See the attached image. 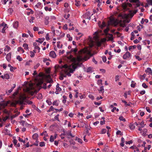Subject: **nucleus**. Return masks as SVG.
Segmentation results:
<instances>
[{
	"label": "nucleus",
	"instance_id": "nucleus-1",
	"mask_svg": "<svg viewBox=\"0 0 152 152\" xmlns=\"http://www.w3.org/2000/svg\"><path fill=\"white\" fill-rule=\"evenodd\" d=\"M32 75V82L28 84L27 83V85L23 88L25 93L19 94L18 98H18V102L20 104H23L28 97L26 93L29 94L32 96L37 93V91L35 89V87L38 86V75L37 71L34 70Z\"/></svg>",
	"mask_w": 152,
	"mask_h": 152
},
{
	"label": "nucleus",
	"instance_id": "nucleus-2",
	"mask_svg": "<svg viewBox=\"0 0 152 152\" xmlns=\"http://www.w3.org/2000/svg\"><path fill=\"white\" fill-rule=\"evenodd\" d=\"M48 78H50V79L47 80V83H53V81L50 79V75H46L41 72L39 73V91L42 88L44 89L47 88L46 83H44V82L45 80Z\"/></svg>",
	"mask_w": 152,
	"mask_h": 152
},
{
	"label": "nucleus",
	"instance_id": "nucleus-3",
	"mask_svg": "<svg viewBox=\"0 0 152 152\" xmlns=\"http://www.w3.org/2000/svg\"><path fill=\"white\" fill-rule=\"evenodd\" d=\"M81 64H80L78 63L75 64L73 63L70 65L65 64L62 66V67H64V72L65 74L69 77H70L71 76L70 73H73L77 66H80Z\"/></svg>",
	"mask_w": 152,
	"mask_h": 152
},
{
	"label": "nucleus",
	"instance_id": "nucleus-4",
	"mask_svg": "<svg viewBox=\"0 0 152 152\" xmlns=\"http://www.w3.org/2000/svg\"><path fill=\"white\" fill-rule=\"evenodd\" d=\"M33 142H35L33 145L37 146L38 145L37 142L38 140V134L37 133H35L32 136Z\"/></svg>",
	"mask_w": 152,
	"mask_h": 152
},
{
	"label": "nucleus",
	"instance_id": "nucleus-5",
	"mask_svg": "<svg viewBox=\"0 0 152 152\" xmlns=\"http://www.w3.org/2000/svg\"><path fill=\"white\" fill-rule=\"evenodd\" d=\"M131 58V54L128 51H127L123 56V58L124 59H130Z\"/></svg>",
	"mask_w": 152,
	"mask_h": 152
},
{
	"label": "nucleus",
	"instance_id": "nucleus-6",
	"mask_svg": "<svg viewBox=\"0 0 152 152\" xmlns=\"http://www.w3.org/2000/svg\"><path fill=\"white\" fill-rule=\"evenodd\" d=\"M110 23L113 25L116 26L118 23V20L115 19L114 18H113L110 19Z\"/></svg>",
	"mask_w": 152,
	"mask_h": 152
},
{
	"label": "nucleus",
	"instance_id": "nucleus-7",
	"mask_svg": "<svg viewBox=\"0 0 152 152\" xmlns=\"http://www.w3.org/2000/svg\"><path fill=\"white\" fill-rule=\"evenodd\" d=\"M1 26H3L1 32L3 33H4L6 30V28L7 27V25L3 23L0 24Z\"/></svg>",
	"mask_w": 152,
	"mask_h": 152
},
{
	"label": "nucleus",
	"instance_id": "nucleus-8",
	"mask_svg": "<svg viewBox=\"0 0 152 152\" xmlns=\"http://www.w3.org/2000/svg\"><path fill=\"white\" fill-rule=\"evenodd\" d=\"M68 59L71 61L75 62L76 61V58L74 57L73 56L70 55L67 57Z\"/></svg>",
	"mask_w": 152,
	"mask_h": 152
},
{
	"label": "nucleus",
	"instance_id": "nucleus-9",
	"mask_svg": "<svg viewBox=\"0 0 152 152\" xmlns=\"http://www.w3.org/2000/svg\"><path fill=\"white\" fill-rule=\"evenodd\" d=\"M57 135V134H55L54 136L51 135L50 137V141L51 142H53L54 140L56 138Z\"/></svg>",
	"mask_w": 152,
	"mask_h": 152
},
{
	"label": "nucleus",
	"instance_id": "nucleus-10",
	"mask_svg": "<svg viewBox=\"0 0 152 152\" xmlns=\"http://www.w3.org/2000/svg\"><path fill=\"white\" fill-rule=\"evenodd\" d=\"M49 56L50 57L54 58H56V56L55 52L53 51H52L50 52Z\"/></svg>",
	"mask_w": 152,
	"mask_h": 152
},
{
	"label": "nucleus",
	"instance_id": "nucleus-11",
	"mask_svg": "<svg viewBox=\"0 0 152 152\" xmlns=\"http://www.w3.org/2000/svg\"><path fill=\"white\" fill-rule=\"evenodd\" d=\"M20 123L23 126H27L29 125V124H27L25 121L23 120L21 121Z\"/></svg>",
	"mask_w": 152,
	"mask_h": 152
},
{
	"label": "nucleus",
	"instance_id": "nucleus-12",
	"mask_svg": "<svg viewBox=\"0 0 152 152\" xmlns=\"http://www.w3.org/2000/svg\"><path fill=\"white\" fill-rule=\"evenodd\" d=\"M63 135H70L72 137H75L70 132H64V133H63Z\"/></svg>",
	"mask_w": 152,
	"mask_h": 152
},
{
	"label": "nucleus",
	"instance_id": "nucleus-13",
	"mask_svg": "<svg viewBox=\"0 0 152 152\" xmlns=\"http://www.w3.org/2000/svg\"><path fill=\"white\" fill-rule=\"evenodd\" d=\"M11 54L10 53L7 54L6 56V59L8 61H10L11 58Z\"/></svg>",
	"mask_w": 152,
	"mask_h": 152
},
{
	"label": "nucleus",
	"instance_id": "nucleus-14",
	"mask_svg": "<svg viewBox=\"0 0 152 152\" xmlns=\"http://www.w3.org/2000/svg\"><path fill=\"white\" fill-rule=\"evenodd\" d=\"M49 19V18L48 16H46L45 18V23L46 25H47L49 23L48 20Z\"/></svg>",
	"mask_w": 152,
	"mask_h": 152
},
{
	"label": "nucleus",
	"instance_id": "nucleus-15",
	"mask_svg": "<svg viewBox=\"0 0 152 152\" xmlns=\"http://www.w3.org/2000/svg\"><path fill=\"white\" fill-rule=\"evenodd\" d=\"M13 25L14 28H17L18 26V21H15L13 23Z\"/></svg>",
	"mask_w": 152,
	"mask_h": 152
},
{
	"label": "nucleus",
	"instance_id": "nucleus-16",
	"mask_svg": "<svg viewBox=\"0 0 152 152\" xmlns=\"http://www.w3.org/2000/svg\"><path fill=\"white\" fill-rule=\"evenodd\" d=\"M125 142V139L123 137L121 138V142L120 144V145L121 147L124 146V143Z\"/></svg>",
	"mask_w": 152,
	"mask_h": 152
},
{
	"label": "nucleus",
	"instance_id": "nucleus-17",
	"mask_svg": "<svg viewBox=\"0 0 152 152\" xmlns=\"http://www.w3.org/2000/svg\"><path fill=\"white\" fill-rule=\"evenodd\" d=\"M8 103L6 102H3L0 103V105L2 107H4L7 106V105Z\"/></svg>",
	"mask_w": 152,
	"mask_h": 152
},
{
	"label": "nucleus",
	"instance_id": "nucleus-18",
	"mask_svg": "<svg viewBox=\"0 0 152 152\" xmlns=\"http://www.w3.org/2000/svg\"><path fill=\"white\" fill-rule=\"evenodd\" d=\"M77 48H72L71 49V52H73L75 54H77Z\"/></svg>",
	"mask_w": 152,
	"mask_h": 152
},
{
	"label": "nucleus",
	"instance_id": "nucleus-19",
	"mask_svg": "<svg viewBox=\"0 0 152 152\" xmlns=\"http://www.w3.org/2000/svg\"><path fill=\"white\" fill-rule=\"evenodd\" d=\"M130 128L131 130H134L135 128V126L134 124H131L129 125Z\"/></svg>",
	"mask_w": 152,
	"mask_h": 152
},
{
	"label": "nucleus",
	"instance_id": "nucleus-20",
	"mask_svg": "<svg viewBox=\"0 0 152 152\" xmlns=\"http://www.w3.org/2000/svg\"><path fill=\"white\" fill-rule=\"evenodd\" d=\"M145 72L147 73H148L149 74H150L152 73V71L150 68H148L147 69L145 70Z\"/></svg>",
	"mask_w": 152,
	"mask_h": 152
},
{
	"label": "nucleus",
	"instance_id": "nucleus-21",
	"mask_svg": "<svg viewBox=\"0 0 152 152\" xmlns=\"http://www.w3.org/2000/svg\"><path fill=\"white\" fill-rule=\"evenodd\" d=\"M33 47L35 49H38V45L37 43L36 42H34L33 44Z\"/></svg>",
	"mask_w": 152,
	"mask_h": 152
},
{
	"label": "nucleus",
	"instance_id": "nucleus-22",
	"mask_svg": "<svg viewBox=\"0 0 152 152\" xmlns=\"http://www.w3.org/2000/svg\"><path fill=\"white\" fill-rule=\"evenodd\" d=\"M23 47L25 50H28V45L26 43L24 44L23 45Z\"/></svg>",
	"mask_w": 152,
	"mask_h": 152
},
{
	"label": "nucleus",
	"instance_id": "nucleus-23",
	"mask_svg": "<svg viewBox=\"0 0 152 152\" xmlns=\"http://www.w3.org/2000/svg\"><path fill=\"white\" fill-rule=\"evenodd\" d=\"M18 51L19 52H22V53H23L24 52V50L21 47H19L18 48Z\"/></svg>",
	"mask_w": 152,
	"mask_h": 152
},
{
	"label": "nucleus",
	"instance_id": "nucleus-24",
	"mask_svg": "<svg viewBox=\"0 0 152 152\" xmlns=\"http://www.w3.org/2000/svg\"><path fill=\"white\" fill-rule=\"evenodd\" d=\"M63 65L60 66L58 65H56L55 66V68L56 70L58 69L59 68L61 69H62V68H64V67H62V66Z\"/></svg>",
	"mask_w": 152,
	"mask_h": 152
},
{
	"label": "nucleus",
	"instance_id": "nucleus-25",
	"mask_svg": "<svg viewBox=\"0 0 152 152\" xmlns=\"http://www.w3.org/2000/svg\"><path fill=\"white\" fill-rule=\"evenodd\" d=\"M59 84L58 83H57V85L56 86V89L57 91H61V88L59 87Z\"/></svg>",
	"mask_w": 152,
	"mask_h": 152
},
{
	"label": "nucleus",
	"instance_id": "nucleus-26",
	"mask_svg": "<svg viewBox=\"0 0 152 152\" xmlns=\"http://www.w3.org/2000/svg\"><path fill=\"white\" fill-rule=\"evenodd\" d=\"M8 118L7 117H4L3 119L0 118V122H5L7 120Z\"/></svg>",
	"mask_w": 152,
	"mask_h": 152
},
{
	"label": "nucleus",
	"instance_id": "nucleus-27",
	"mask_svg": "<svg viewBox=\"0 0 152 152\" xmlns=\"http://www.w3.org/2000/svg\"><path fill=\"white\" fill-rule=\"evenodd\" d=\"M75 5L77 7H78L80 5V2L79 1H77V0H75Z\"/></svg>",
	"mask_w": 152,
	"mask_h": 152
},
{
	"label": "nucleus",
	"instance_id": "nucleus-28",
	"mask_svg": "<svg viewBox=\"0 0 152 152\" xmlns=\"http://www.w3.org/2000/svg\"><path fill=\"white\" fill-rule=\"evenodd\" d=\"M122 102L123 103H124L125 104L126 107L127 106H130V104L129 103L128 104L127 102H126V101L124 100H122Z\"/></svg>",
	"mask_w": 152,
	"mask_h": 152
},
{
	"label": "nucleus",
	"instance_id": "nucleus-29",
	"mask_svg": "<svg viewBox=\"0 0 152 152\" xmlns=\"http://www.w3.org/2000/svg\"><path fill=\"white\" fill-rule=\"evenodd\" d=\"M10 49V47L8 46V45H6V47L4 49V50L5 51L8 52L9 51V50Z\"/></svg>",
	"mask_w": 152,
	"mask_h": 152
},
{
	"label": "nucleus",
	"instance_id": "nucleus-30",
	"mask_svg": "<svg viewBox=\"0 0 152 152\" xmlns=\"http://www.w3.org/2000/svg\"><path fill=\"white\" fill-rule=\"evenodd\" d=\"M109 35L110 36V37H108V40L112 41L113 39V35L112 34H110Z\"/></svg>",
	"mask_w": 152,
	"mask_h": 152
},
{
	"label": "nucleus",
	"instance_id": "nucleus-31",
	"mask_svg": "<svg viewBox=\"0 0 152 152\" xmlns=\"http://www.w3.org/2000/svg\"><path fill=\"white\" fill-rule=\"evenodd\" d=\"M18 91H15L13 94V97L14 99L16 98V96L18 95Z\"/></svg>",
	"mask_w": 152,
	"mask_h": 152
},
{
	"label": "nucleus",
	"instance_id": "nucleus-32",
	"mask_svg": "<svg viewBox=\"0 0 152 152\" xmlns=\"http://www.w3.org/2000/svg\"><path fill=\"white\" fill-rule=\"evenodd\" d=\"M4 78L5 79H8L10 78L9 75L8 74H4Z\"/></svg>",
	"mask_w": 152,
	"mask_h": 152
},
{
	"label": "nucleus",
	"instance_id": "nucleus-33",
	"mask_svg": "<svg viewBox=\"0 0 152 152\" xmlns=\"http://www.w3.org/2000/svg\"><path fill=\"white\" fill-rule=\"evenodd\" d=\"M53 105H56L57 106L58 105V103L57 102V100H55L53 102Z\"/></svg>",
	"mask_w": 152,
	"mask_h": 152
},
{
	"label": "nucleus",
	"instance_id": "nucleus-34",
	"mask_svg": "<svg viewBox=\"0 0 152 152\" xmlns=\"http://www.w3.org/2000/svg\"><path fill=\"white\" fill-rule=\"evenodd\" d=\"M102 93H103L104 92V89L103 88V86H101L100 88V89L99 90Z\"/></svg>",
	"mask_w": 152,
	"mask_h": 152
},
{
	"label": "nucleus",
	"instance_id": "nucleus-35",
	"mask_svg": "<svg viewBox=\"0 0 152 152\" xmlns=\"http://www.w3.org/2000/svg\"><path fill=\"white\" fill-rule=\"evenodd\" d=\"M26 12L27 15H29L30 14H32L33 13V11L32 10H30V11H29V12Z\"/></svg>",
	"mask_w": 152,
	"mask_h": 152
},
{
	"label": "nucleus",
	"instance_id": "nucleus-36",
	"mask_svg": "<svg viewBox=\"0 0 152 152\" xmlns=\"http://www.w3.org/2000/svg\"><path fill=\"white\" fill-rule=\"evenodd\" d=\"M60 41L58 42H57V46L59 48H62V45H60Z\"/></svg>",
	"mask_w": 152,
	"mask_h": 152
},
{
	"label": "nucleus",
	"instance_id": "nucleus-37",
	"mask_svg": "<svg viewBox=\"0 0 152 152\" xmlns=\"http://www.w3.org/2000/svg\"><path fill=\"white\" fill-rule=\"evenodd\" d=\"M54 108L53 107V106H51L49 109V110H48L47 111V112H50L52 111H53L54 110Z\"/></svg>",
	"mask_w": 152,
	"mask_h": 152
},
{
	"label": "nucleus",
	"instance_id": "nucleus-38",
	"mask_svg": "<svg viewBox=\"0 0 152 152\" xmlns=\"http://www.w3.org/2000/svg\"><path fill=\"white\" fill-rule=\"evenodd\" d=\"M45 143L44 142H41L39 143V146L40 147H43L45 146Z\"/></svg>",
	"mask_w": 152,
	"mask_h": 152
},
{
	"label": "nucleus",
	"instance_id": "nucleus-39",
	"mask_svg": "<svg viewBox=\"0 0 152 152\" xmlns=\"http://www.w3.org/2000/svg\"><path fill=\"white\" fill-rule=\"evenodd\" d=\"M92 68L91 67H88L86 70V72H92Z\"/></svg>",
	"mask_w": 152,
	"mask_h": 152
},
{
	"label": "nucleus",
	"instance_id": "nucleus-40",
	"mask_svg": "<svg viewBox=\"0 0 152 152\" xmlns=\"http://www.w3.org/2000/svg\"><path fill=\"white\" fill-rule=\"evenodd\" d=\"M119 119L121 121H126L125 118H124L122 116L120 117L119 118Z\"/></svg>",
	"mask_w": 152,
	"mask_h": 152
},
{
	"label": "nucleus",
	"instance_id": "nucleus-41",
	"mask_svg": "<svg viewBox=\"0 0 152 152\" xmlns=\"http://www.w3.org/2000/svg\"><path fill=\"white\" fill-rule=\"evenodd\" d=\"M132 83L131 85V87L132 88H134L135 86V84L136 83H134L133 81H132Z\"/></svg>",
	"mask_w": 152,
	"mask_h": 152
},
{
	"label": "nucleus",
	"instance_id": "nucleus-42",
	"mask_svg": "<svg viewBox=\"0 0 152 152\" xmlns=\"http://www.w3.org/2000/svg\"><path fill=\"white\" fill-rule=\"evenodd\" d=\"M139 0H130L129 1L131 3H137L138 2Z\"/></svg>",
	"mask_w": 152,
	"mask_h": 152
},
{
	"label": "nucleus",
	"instance_id": "nucleus-43",
	"mask_svg": "<svg viewBox=\"0 0 152 152\" xmlns=\"http://www.w3.org/2000/svg\"><path fill=\"white\" fill-rule=\"evenodd\" d=\"M17 59L19 61H21L23 60V59L22 58L20 57V56H18L17 57Z\"/></svg>",
	"mask_w": 152,
	"mask_h": 152
},
{
	"label": "nucleus",
	"instance_id": "nucleus-44",
	"mask_svg": "<svg viewBox=\"0 0 152 152\" xmlns=\"http://www.w3.org/2000/svg\"><path fill=\"white\" fill-rule=\"evenodd\" d=\"M44 38H39V42L40 43H42L44 41Z\"/></svg>",
	"mask_w": 152,
	"mask_h": 152
},
{
	"label": "nucleus",
	"instance_id": "nucleus-45",
	"mask_svg": "<svg viewBox=\"0 0 152 152\" xmlns=\"http://www.w3.org/2000/svg\"><path fill=\"white\" fill-rule=\"evenodd\" d=\"M107 131L106 129H103L101 130V133L102 134H105Z\"/></svg>",
	"mask_w": 152,
	"mask_h": 152
},
{
	"label": "nucleus",
	"instance_id": "nucleus-46",
	"mask_svg": "<svg viewBox=\"0 0 152 152\" xmlns=\"http://www.w3.org/2000/svg\"><path fill=\"white\" fill-rule=\"evenodd\" d=\"M30 56L31 57H34V55H35V54L32 51H31L30 52Z\"/></svg>",
	"mask_w": 152,
	"mask_h": 152
},
{
	"label": "nucleus",
	"instance_id": "nucleus-47",
	"mask_svg": "<svg viewBox=\"0 0 152 152\" xmlns=\"http://www.w3.org/2000/svg\"><path fill=\"white\" fill-rule=\"evenodd\" d=\"M13 11V10L12 8H9L8 10V12L9 13L11 14L12 13V12Z\"/></svg>",
	"mask_w": 152,
	"mask_h": 152
},
{
	"label": "nucleus",
	"instance_id": "nucleus-48",
	"mask_svg": "<svg viewBox=\"0 0 152 152\" xmlns=\"http://www.w3.org/2000/svg\"><path fill=\"white\" fill-rule=\"evenodd\" d=\"M132 140L129 141H126L125 142L126 144H130L131 143H132Z\"/></svg>",
	"mask_w": 152,
	"mask_h": 152
},
{
	"label": "nucleus",
	"instance_id": "nucleus-49",
	"mask_svg": "<svg viewBox=\"0 0 152 152\" xmlns=\"http://www.w3.org/2000/svg\"><path fill=\"white\" fill-rule=\"evenodd\" d=\"M115 110H116L117 111H119V109L118 108L117 109L116 107H113V109L111 110V111L113 112Z\"/></svg>",
	"mask_w": 152,
	"mask_h": 152
},
{
	"label": "nucleus",
	"instance_id": "nucleus-50",
	"mask_svg": "<svg viewBox=\"0 0 152 152\" xmlns=\"http://www.w3.org/2000/svg\"><path fill=\"white\" fill-rule=\"evenodd\" d=\"M142 86L145 88H147L148 87V86L146 85V84L145 83H143L142 85Z\"/></svg>",
	"mask_w": 152,
	"mask_h": 152
},
{
	"label": "nucleus",
	"instance_id": "nucleus-51",
	"mask_svg": "<svg viewBox=\"0 0 152 152\" xmlns=\"http://www.w3.org/2000/svg\"><path fill=\"white\" fill-rule=\"evenodd\" d=\"M13 90L12 88H11L10 89L8 90V92H6V94L7 95H9V94Z\"/></svg>",
	"mask_w": 152,
	"mask_h": 152
},
{
	"label": "nucleus",
	"instance_id": "nucleus-52",
	"mask_svg": "<svg viewBox=\"0 0 152 152\" xmlns=\"http://www.w3.org/2000/svg\"><path fill=\"white\" fill-rule=\"evenodd\" d=\"M135 57L136 58V59H137L138 61H140L142 60L141 58H140V57L138 56H135Z\"/></svg>",
	"mask_w": 152,
	"mask_h": 152
},
{
	"label": "nucleus",
	"instance_id": "nucleus-53",
	"mask_svg": "<svg viewBox=\"0 0 152 152\" xmlns=\"http://www.w3.org/2000/svg\"><path fill=\"white\" fill-rule=\"evenodd\" d=\"M8 0H2L1 1L4 4H6Z\"/></svg>",
	"mask_w": 152,
	"mask_h": 152
},
{
	"label": "nucleus",
	"instance_id": "nucleus-54",
	"mask_svg": "<svg viewBox=\"0 0 152 152\" xmlns=\"http://www.w3.org/2000/svg\"><path fill=\"white\" fill-rule=\"evenodd\" d=\"M102 59L103 61L104 62H105L107 60L106 57L105 56L103 57L102 58Z\"/></svg>",
	"mask_w": 152,
	"mask_h": 152
},
{
	"label": "nucleus",
	"instance_id": "nucleus-55",
	"mask_svg": "<svg viewBox=\"0 0 152 152\" xmlns=\"http://www.w3.org/2000/svg\"><path fill=\"white\" fill-rule=\"evenodd\" d=\"M88 97L92 100H93L94 99V96L92 95H88Z\"/></svg>",
	"mask_w": 152,
	"mask_h": 152
},
{
	"label": "nucleus",
	"instance_id": "nucleus-56",
	"mask_svg": "<svg viewBox=\"0 0 152 152\" xmlns=\"http://www.w3.org/2000/svg\"><path fill=\"white\" fill-rule=\"evenodd\" d=\"M59 116V114H58L55 117H54V118L56 119V120H57L58 121H59V120L58 119V117Z\"/></svg>",
	"mask_w": 152,
	"mask_h": 152
},
{
	"label": "nucleus",
	"instance_id": "nucleus-57",
	"mask_svg": "<svg viewBox=\"0 0 152 152\" xmlns=\"http://www.w3.org/2000/svg\"><path fill=\"white\" fill-rule=\"evenodd\" d=\"M70 16V15L69 14H68L67 15H65L64 16V18L66 19H68V18H69Z\"/></svg>",
	"mask_w": 152,
	"mask_h": 152
},
{
	"label": "nucleus",
	"instance_id": "nucleus-58",
	"mask_svg": "<svg viewBox=\"0 0 152 152\" xmlns=\"http://www.w3.org/2000/svg\"><path fill=\"white\" fill-rule=\"evenodd\" d=\"M116 134L118 135L120 134V135H121L122 134L121 133V131H120L118 130L116 132Z\"/></svg>",
	"mask_w": 152,
	"mask_h": 152
},
{
	"label": "nucleus",
	"instance_id": "nucleus-59",
	"mask_svg": "<svg viewBox=\"0 0 152 152\" xmlns=\"http://www.w3.org/2000/svg\"><path fill=\"white\" fill-rule=\"evenodd\" d=\"M144 122L142 121L140 123V125L141 127H143L144 126Z\"/></svg>",
	"mask_w": 152,
	"mask_h": 152
},
{
	"label": "nucleus",
	"instance_id": "nucleus-60",
	"mask_svg": "<svg viewBox=\"0 0 152 152\" xmlns=\"http://www.w3.org/2000/svg\"><path fill=\"white\" fill-rule=\"evenodd\" d=\"M145 90H143L141 91L140 92V94L141 95H143L145 94Z\"/></svg>",
	"mask_w": 152,
	"mask_h": 152
},
{
	"label": "nucleus",
	"instance_id": "nucleus-61",
	"mask_svg": "<svg viewBox=\"0 0 152 152\" xmlns=\"http://www.w3.org/2000/svg\"><path fill=\"white\" fill-rule=\"evenodd\" d=\"M109 30V29L108 28H107L104 30V32L106 34L108 33Z\"/></svg>",
	"mask_w": 152,
	"mask_h": 152
},
{
	"label": "nucleus",
	"instance_id": "nucleus-62",
	"mask_svg": "<svg viewBox=\"0 0 152 152\" xmlns=\"http://www.w3.org/2000/svg\"><path fill=\"white\" fill-rule=\"evenodd\" d=\"M145 74H144V75H142L141 77H140V79L141 80H143L145 78Z\"/></svg>",
	"mask_w": 152,
	"mask_h": 152
},
{
	"label": "nucleus",
	"instance_id": "nucleus-63",
	"mask_svg": "<svg viewBox=\"0 0 152 152\" xmlns=\"http://www.w3.org/2000/svg\"><path fill=\"white\" fill-rule=\"evenodd\" d=\"M146 110L147 111H148V112L149 113H150L151 112V111L148 107H146Z\"/></svg>",
	"mask_w": 152,
	"mask_h": 152
},
{
	"label": "nucleus",
	"instance_id": "nucleus-64",
	"mask_svg": "<svg viewBox=\"0 0 152 152\" xmlns=\"http://www.w3.org/2000/svg\"><path fill=\"white\" fill-rule=\"evenodd\" d=\"M119 76H118V75L116 76L115 77V81H118V80H119Z\"/></svg>",
	"mask_w": 152,
	"mask_h": 152
}]
</instances>
